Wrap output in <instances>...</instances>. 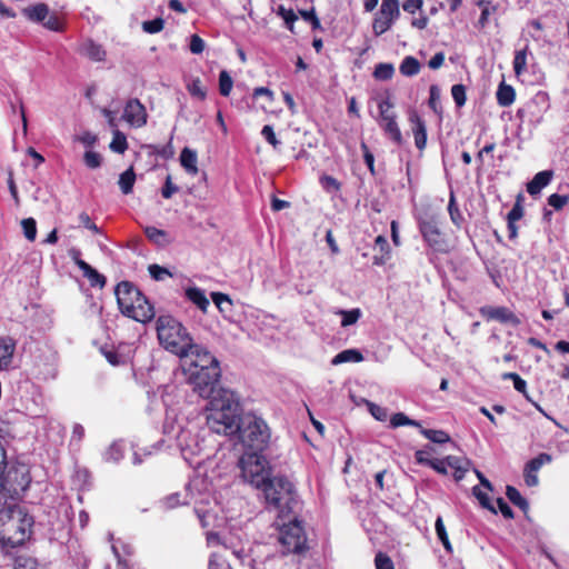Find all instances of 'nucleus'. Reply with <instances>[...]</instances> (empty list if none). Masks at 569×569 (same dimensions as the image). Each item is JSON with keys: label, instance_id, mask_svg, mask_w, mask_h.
Masks as SVG:
<instances>
[{"label": "nucleus", "instance_id": "obj_1", "mask_svg": "<svg viewBox=\"0 0 569 569\" xmlns=\"http://www.w3.org/2000/svg\"><path fill=\"white\" fill-rule=\"evenodd\" d=\"M27 489L18 497H0V541L6 549L17 548L29 539L34 523L33 517L24 507L17 503H7L8 499L16 500L22 497Z\"/></svg>", "mask_w": 569, "mask_h": 569}, {"label": "nucleus", "instance_id": "obj_2", "mask_svg": "<svg viewBox=\"0 0 569 569\" xmlns=\"http://www.w3.org/2000/svg\"><path fill=\"white\" fill-rule=\"evenodd\" d=\"M206 409L207 426L212 432L232 438L239 431L243 415L232 391H220L218 397L208 401Z\"/></svg>", "mask_w": 569, "mask_h": 569}, {"label": "nucleus", "instance_id": "obj_3", "mask_svg": "<svg viewBox=\"0 0 569 569\" xmlns=\"http://www.w3.org/2000/svg\"><path fill=\"white\" fill-rule=\"evenodd\" d=\"M266 509L276 512L277 518L284 519L296 513L299 499L292 482L286 477L270 478L262 487Z\"/></svg>", "mask_w": 569, "mask_h": 569}, {"label": "nucleus", "instance_id": "obj_4", "mask_svg": "<svg viewBox=\"0 0 569 569\" xmlns=\"http://www.w3.org/2000/svg\"><path fill=\"white\" fill-rule=\"evenodd\" d=\"M114 295L121 313L139 322H148L154 317L153 306L146 296L130 281L116 286Z\"/></svg>", "mask_w": 569, "mask_h": 569}, {"label": "nucleus", "instance_id": "obj_5", "mask_svg": "<svg viewBox=\"0 0 569 569\" xmlns=\"http://www.w3.org/2000/svg\"><path fill=\"white\" fill-rule=\"evenodd\" d=\"M160 345L169 352L183 358L193 340L186 327L172 316H160L156 323Z\"/></svg>", "mask_w": 569, "mask_h": 569}, {"label": "nucleus", "instance_id": "obj_6", "mask_svg": "<svg viewBox=\"0 0 569 569\" xmlns=\"http://www.w3.org/2000/svg\"><path fill=\"white\" fill-rule=\"evenodd\" d=\"M248 449V452H262L269 447L271 432L267 422L253 413L242 416L239 431L233 436Z\"/></svg>", "mask_w": 569, "mask_h": 569}, {"label": "nucleus", "instance_id": "obj_7", "mask_svg": "<svg viewBox=\"0 0 569 569\" xmlns=\"http://www.w3.org/2000/svg\"><path fill=\"white\" fill-rule=\"evenodd\" d=\"M274 525L279 529L278 542L282 555H303L308 551L307 536L296 513L284 519L278 518Z\"/></svg>", "mask_w": 569, "mask_h": 569}, {"label": "nucleus", "instance_id": "obj_8", "mask_svg": "<svg viewBox=\"0 0 569 569\" xmlns=\"http://www.w3.org/2000/svg\"><path fill=\"white\" fill-rule=\"evenodd\" d=\"M238 467L243 481L256 488H261L270 479L271 469L261 452H244L238 461Z\"/></svg>", "mask_w": 569, "mask_h": 569}, {"label": "nucleus", "instance_id": "obj_9", "mask_svg": "<svg viewBox=\"0 0 569 569\" xmlns=\"http://www.w3.org/2000/svg\"><path fill=\"white\" fill-rule=\"evenodd\" d=\"M220 377L219 366L207 368L203 371H189V382L192 385L193 391L209 401L224 390L220 387Z\"/></svg>", "mask_w": 569, "mask_h": 569}, {"label": "nucleus", "instance_id": "obj_10", "mask_svg": "<svg viewBox=\"0 0 569 569\" xmlns=\"http://www.w3.org/2000/svg\"><path fill=\"white\" fill-rule=\"evenodd\" d=\"M183 358L189 359V371H203L207 368L219 366L217 358L197 343H192V347H190V350Z\"/></svg>", "mask_w": 569, "mask_h": 569}, {"label": "nucleus", "instance_id": "obj_11", "mask_svg": "<svg viewBox=\"0 0 569 569\" xmlns=\"http://www.w3.org/2000/svg\"><path fill=\"white\" fill-rule=\"evenodd\" d=\"M122 118L131 127L141 128L147 124L148 113L139 99L131 98L124 106Z\"/></svg>", "mask_w": 569, "mask_h": 569}, {"label": "nucleus", "instance_id": "obj_12", "mask_svg": "<svg viewBox=\"0 0 569 569\" xmlns=\"http://www.w3.org/2000/svg\"><path fill=\"white\" fill-rule=\"evenodd\" d=\"M419 228L425 238V240L429 243V246L441 249L443 243L442 233L438 226V220L436 217H426L419 219Z\"/></svg>", "mask_w": 569, "mask_h": 569}, {"label": "nucleus", "instance_id": "obj_13", "mask_svg": "<svg viewBox=\"0 0 569 569\" xmlns=\"http://www.w3.org/2000/svg\"><path fill=\"white\" fill-rule=\"evenodd\" d=\"M480 313L488 321H498L503 325L518 327L521 320L507 307L486 306L480 309Z\"/></svg>", "mask_w": 569, "mask_h": 569}, {"label": "nucleus", "instance_id": "obj_14", "mask_svg": "<svg viewBox=\"0 0 569 569\" xmlns=\"http://www.w3.org/2000/svg\"><path fill=\"white\" fill-rule=\"evenodd\" d=\"M473 471H475L477 478L480 481V486H475L472 488V495L479 501L481 507L490 510L491 512H493L496 515L498 512V510L490 502V499H489V496H488V493L490 491H492V487H491L490 481L478 469L473 468Z\"/></svg>", "mask_w": 569, "mask_h": 569}, {"label": "nucleus", "instance_id": "obj_15", "mask_svg": "<svg viewBox=\"0 0 569 569\" xmlns=\"http://www.w3.org/2000/svg\"><path fill=\"white\" fill-rule=\"evenodd\" d=\"M551 461V456L548 453H540L536 458L527 462L523 471L525 482L528 487L538 485V471L545 465Z\"/></svg>", "mask_w": 569, "mask_h": 569}, {"label": "nucleus", "instance_id": "obj_16", "mask_svg": "<svg viewBox=\"0 0 569 569\" xmlns=\"http://www.w3.org/2000/svg\"><path fill=\"white\" fill-rule=\"evenodd\" d=\"M459 459L448 456L446 459H432L428 467L435 469L437 472L447 475L449 469L453 470L455 480L458 482L462 479V468L458 466Z\"/></svg>", "mask_w": 569, "mask_h": 569}, {"label": "nucleus", "instance_id": "obj_17", "mask_svg": "<svg viewBox=\"0 0 569 569\" xmlns=\"http://www.w3.org/2000/svg\"><path fill=\"white\" fill-rule=\"evenodd\" d=\"M409 121L412 124L415 144L419 150H422L427 143V129L425 121L420 118L416 110H411L409 112Z\"/></svg>", "mask_w": 569, "mask_h": 569}, {"label": "nucleus", "instance_id": "obj_18", "mask_svg": "<svg viewBox=\"0 0 569 569\" xmlns=\"http://www.w3.org/2000/svg\"><path fill=\"white\" fill-rule=\"evenodd\" d=\"M522 200L523 196L519 193L517 196L516 202L512 207V209L509 211L507 216L508 221V237L509 239H516L518 236V228L516 226V222L520 220L523 217V207H522Z\"/></svg>", "mask_w": 569, "mask_h": 569}, {"label": "nucleus", "instance_id": "obj_19", "mask_svg": "<svg viewBox=\"0 0 569 569\" xmlns=\"http://www.w3.org/2000/svg\"><path fill=\"white\" fill-rule=\"evenodd\" d=\"M16 340L9 336L0 337V370L10 367L16 350Z\"/></svg>", "mask_w": 569, "mask_h": 569}, {"label": "nucleus", "instance_id": "obj_20", "mask_svg": "<svg viewBox=\"0 0 569 569\" xmlns=\"http://www.w3.org/2000/svg\"><path fill=\"white\" fill-rule=\"evenodd\" d=\"M553 172L551 170H545L538 172L530 182L527 184V191L531 196H537L541 190L548 186L552 179Z\"/></svg>", "mask_w": 569, "mask_h": 569}, {"label": "nucleus", "instance_id": "obj_21", "mask_svg": "<svg viewBox=\"0 0 569 569\" xmlns=\"http://www.w3.org/2000/svg\"><path fill=\"white\" fill-rule=\"evenodd\" d=\"M22 14L31 22L43 23L49 17V7L43 3H37L22 9Z\"/></svg>", "mask_w": 569, "mask_h": 569}, {"label": "nucleus", "instance_id": "obj_22", "mask_svg": "<svg viewBox=\"0 0 569 569\" xmlns=\"http://www.w3.org/2000/svg\"><path fill=\"white\" fill-rule=\"evenodd\" d=\"M186 298L197 306L202 312H206L210 302L206 297L204 290L198 287H189L186 289Z\"/></svg>", "mask_w": 569, "mask_h": 569}, {"label": "nucleus", "instance_id": "obj_23", "mask_svg": "<svg viewBox=\"0 0 569 569\" xmlns=\"http://www.w3.org/2000/svg\"><path fill=\"white\" fill-rule=\"evenodd\" d=\"M528 56L532 57V53L530 52L528 46H526L523 49L517 50L515 52L512 67H513L515 74L517 77H520L521 74L527 72Z\"/></svg>", "mask_w": 569, "mask_h": 569}, {"label": "nucleus", "instance_id": "obj_24", "mask_svg": "<svg viewBox=\"0 0 569 569\" xmlns=\"http://www.w3.org/2000/svg\"><path fill=\"white\" fill-rule=\"evenodd\" d=\"M197 162V152L187 147L183 148L180 153V163L184 168V170L190 174H196L198 172Z\"/></svg>", "mask_w": 569, "mask_h": 569}, {"label": "nucleus", "instance_id": "obj_25", "mask_svg": "<svg viewBox=\"0 0 569 569\" xmlns=\"http://www.w3.org/2000/svg\"><path fill=\"white\" fill-rule=\"evenodd\" d=\"M82 276L87 278L91 287L103 288L107 283V278L99 273L89 263H82L81 266Z\"/></svg>", "mask_w": 569, "mask_h": 569}, {"label": "nucleus", "instance_id": "obj_26", "mask_svg": "<svg viewBox=\"0 0 569 569\" xmlns=\"http://www.w3.org/2000/svg\"><path fill=\"white\" fill-rule=\"evenodd\" d=\"M172 136L170 137V140L164 146H157V144H143L142 149L147 150L148 154L150 156H159L160 158L167 160L173 157L174 150L172 147Z\"/></svg>", "mask_w": 569, "mask_h": 569}, {"label": "nucleus", "instance_id": "obj_27", "mask_svg": "<svg viewBox=\"0 0 569 569\" xmlns=\"http://www.w3.org/2000/svg\"><path fill=\"white\" fill-rule=\"evenodd\" d=\"M496 97L499 106L509 107L515 101L516 92L511 86L501 82L498 87Z\"/></svg>", "mask_w": 569, "mask_h": 569}, {"label": "nucleus", "instance_id": "obj_28", "mask_svg": "<svg viewBox=\"0 0 569 569\" xmlns=\"http://www.w3.org/2000/svg\"><path fill=\"white\" fill-rule=\"evenodd\" d=\"M379 126L382 128L389 139H391L398 146L402 143V134L396 119H387L385 122H379Z\"/></svg>", "mask_w": 569, "mask_h": 569}, {"label": "nucleus", "instance_id": "obj_29", "mask_svg": "<svg viewBox=\"0 0 569 569\" xmlns=\"http://www.w3.org/2000/svg\"><path fill=\"white\" fill-rule=\"evenodd\" d=\"M363 360L362 353L357 349H346L333 357L331 363L337 366L345 362H360Z\"/></svg>", "mask_w": 569, "mask_h": 569}, {"label": "nucleus", "instance_id": "obj_30", "mask_svg": "<svg viewBox=\"0 0 569 569\" xmlns=\"http://www.w3.org/2000/svg\"><path fill=\"white\" fill-rule=\"evenodd\" d=\"M232 555L240 561L241 565H248L250 569H259L257 560L253 558V549L233 548Z\"/></svg>", "mask_w": 569, "mask_h": 569}, {"label": "nucleus", "instance_id": "obj_31", "mask_svg": "<svg viewBox=\"0 0 569 569\" xmlns=\"http://www.w3.org/2000/svg\"><path fill=\"white\" fill-rule=\"evenodd\" d=\"M134 182H136V173H134L133 168L130 167L120 174L118 184L123 194H129L133 190Z\"/></svg>", "mask_w": 569, "mask_h": 569}, {"label": "nucleus", "instance_id": "obj_32", "mask_svg": "<svg viewBox=\"0 0 569 569\" xmlns=\"http://www.w3.org/2000/svg\"><path fill=\"white\" fill-rule=\"evenodd\" d=\"M82 53L93 61H102L104 60L106 52L102 47L91 40L87 41L82 46Z\"/></svg>", "mask_w": 569, "mask_h": 569}, {"label": "nucleus", "instance_id": "obj_33", "mask_svg": "<svg viewBox=\"0 0 569 569\" xmlns=\"http://www.w3.org/2000/svg\"><path fill=\"white\" fill-rule=\"evenodd\" d=\"M144 234L150 241L160 247H164L170 242L167 232L156 227H146Z\"/></svg>", "mask_w": 569, "mask_h": 569}, {"label": "nucleus", "instance_id": "obj_34", "mask_svg": "<svg viewBox=\"0 0 569 569\" xmlns=\"http://www.w3.org/2000/svg\"><path fill=\"white\" fill-rule=\"evenodd\" d=\"M395 21L396 20L377 12L372 23L373 33L376 36H381L391 28Z\"/></svg>", "mask_w": 569, "mask_h": 569}, {"label": "nucleus", "instance_id": "obj_35", "mask_svg": "<svg viewBox=\"0 0 569 569\" xmlns=\"http://www.w3.org/2000/svg\"><path fill=\"white\" fill-rule=\"evenodd\" d=\"M399 70L403 76L412 77L420 71V63L415 57L408 56L400 63Z\"/></svg>", "mask_w": 569, "mask_h": 569}, {"label": "nucleus", "instance_id": "obj_36", "mask_svg": "<svg viewBox=\"0 0 569 569\" xmlns=\"http://www.w3.org/2000/svg\"><path fill=\"white\" fill-rule=\"evenodd\" d=\"M418 428L420 433L433 443H445L450 440L449 435L442 430L426 429L421 425Z\"/></svg>", "mask_w": 569, "mask_h": 569}, {"label": "nucleus", "instance_id": "obj_37", "mask_svg": "<svg viewBox=\"0 0 569 569\" xmlns=\"http://www.w3.org/2000/svg\"><path fill=\"white\" fill-rule=\"evenodd\" d=\"M109 148L116 153H124L128 149L127 137L119 129L113 130L112 141Z\"/></svg>", "mask_w": 569, "mask_h": 569}, {"label": "nucleus", "instance_id": "obj_38", "mask_svg": "<svg viewBox=\"0 0 569 569\" xmlns=\"http://www.w3.org/2000/svg\"><path fill=\"white\" fill-rule=\"evenodd\" d=\"M506 496L515 506L519 507L522 511L526 512L529 509L528 501L521 496L517 488L512 486H507Z\"/></svg>", "mask_w": 569, "mask_h": 569}, {"label": "nucleus", "instance_id": "obj_39", "mask_svg": "<svg viewBox=\"0 0 569 569\" xmlns=\"http://www.w3.org/2000/svg\"><path fill=\"white\" fill-rule=\"evenodd\" d=\"M211 298L221 313L227 315L231 312L232 301L228 295L221 292H212Z\"/></svg>", "mask_w": 569, "mask_h": 569}, {"label": "nucleus", "instance_id": "obj_40", "mask_svg": "<svg viewBox=\"0 0 569 569\" xmlns=\"http://www.w3.org/2000/svg\"><path fill=\"white\" fill-rule=\"evenodd\" d=\"M104 460L108 462H118L123 458L122 443L120 441L112 442L104 452Z\"/></svg>", "mask_w": 569, "mask_h": 569}, {"label": "nucleus", "instance_id": "obj_41", "mask_svg": "<svg viewBox=\"0 0 569 569\" xmlns=\"http://www.w3.org/2000/svg\"><path fill=\"white\" fill-rule=\"evenodd\" d=\"M401 426H411V427H420V422L407 417L403 412H397L390 418V427L398 428Z\"/></svg>", "mask_w": 569, "mask_h": 569}, {"label": "nucleus", "instance_id": "obj_42", "mask_svg": "<svg viewBox=\"0 0 569 569\" xmlns=\"http://www.w3.org/2000/svg\"><path fill=\"white\" fill-rule=\"evenodd\" d=\"M337 315L342 317L341 326L348 327L355 325L361 317V310L359 308H355L351 310H338Z\"/></svg>", "mask_w": 569, "mask_h": 569}, {"label": "nucleus", "instance_id": "obj_43", "mask_svg": "<svg viewBox=\"0 0 569 569\" xmlns=\"http://www.w3.org/2000/svg\"><path fill=\"white\" fill-rule=\"evenodd\" d=\"M392 108H393V103L390 101L389 98L382 99L378 103L379 116H380L379 122H385V121H387V119H396L397 118L396 113L391 111Z\"/></svg>", "mask_w": 569, "mask_h": 569}, {"label": "nucleus", "instance_id": "obj_44", "mask_svg": "<svg viewBox=\"0 0 569 569\" xmlns=\"http://www.w3.org/2000/svg\"><path fill=\"white\" fill-rule=\"evenodd\" d=\"M276 13L281 17L286 23V27L293 32V23L298 19L297 14L292 9H287L282 4L278 6Z\"/></svg>", "mask_w": 569, "mask_h": 569}, {"label": "nucleus", "instance_id": "obj_45", "mask_svg": "<svg viewBox=\"0 0 569 569\" xmlns=\"http://www.w3.org/2000/svg\"><path fill=\"white\" fill-rule=\"evenodd\" d=\"M477 6L481 9V14L478 20V24L483 28L489 20L490 14L496 10L495 6L490 1L479 0Z\"/></svg>", "mask_w": 569, "mask_h": 569}, {"label": "nucleus", "instance_id": "obj_46", "mask_svg": "<svg viewBox=\"0 0 569 569\" xmlns=\"http://www.w3.org/2000/svg\"><path fill=\"white\" fill-rule=\"evenodd\" d=\"M233 80L230 77L229 72L226 70L220 71L219 73V92L223 97H228L232 90Z\"/></svg>", "mask_w": 569, "mask_h": 569}, {"label": "nucleus", "instance_id": "obj_47", "mask_svg": "<svg viewBox=\"0 0 569 569\" xmlns=\"http://www.w3.org/2000/svg\"><path fill=\"white\" fill-rule=\"evenodd\" d=\"M395 68L391 63H378L373 71V77L377 80H389L392 78Z\"/></svg>", "mask_w": 569, "mask_h": 569}, {"label": "nucleus", "instance_id": "obj_48", "mask_svg": "<svg viewBox=\"0 0 569 569\" xmlns=\"http://www.w3.org/2000/svg\"><path fill=\"white\" fill-rule=\"evenodd\" d=\"M187 89L192 97H196L200 100H204L207 97V91L203 88L202 82L199 78L192 79L187 84Z\"/></svg>", "mask_w": 569, "mask_h": 569}, {"label": "nucleus", "instance_id": "obj_49", "mask_svg": "<svg viewBox=\"0 0 569 569\" xmlns=\"http://www.w3.org/2000/svg\"><path fill=\"white\" fill-rule=\"evenodd\" d=\"M142 30L146 33L154 34L163 30L164 20L162 18H156L153 20H147L142 22Z\"/></svg>", "mask_w": 569, "mask_h": 569}, {"label": "nucleus", "instance_id": "obj_50", "mask_svg": "<svg viewBox=\"0 0 569 569\" xmlns=\"http://www.w3.org/2000/svg\"><path fill=\"white\" fill-rule=\"evenodd\" d=\"M436 532L439 538V540L442 542L445 549L449 552L452 551L451 543L449 541L445 525L442 522V518L438 517L436 520Z\"/></svg>", "mask_w": 569, "mask_h": 569}, {"label": "nucleus", "instance_id": "obj_51", "mask_svg": "<svg viewBox=\"0 0 569 569\" xmlns=\"http://www.w3.org/2000/svg\"><path fill=\"white\" fill-rule=\"evenodd\" d=\"M23 234L29 241H34L37 237V222L33 218L23 219L21 222Z\"/></svg>", "mask_w": 569, "mask_h": 569}, {"label": "nucleus", "instance_id": "obj_52", "mask_svg": "<svg viewBox=\"0 0 569 569\" xmlns=\"http://www.w3.org/2000/svg\"><path fill=\"white\" fill-rule=\"evenodd\" d=\"M367 406H368L369 412L372 415V417L376 420L385 422L388 419L389 413H388L387 408L376 405L373 402H367Z\"/></svg>", "mask_w": 569, "mask_h": 569}, {"label": "nucleus", "instance_id": "obj_53", "mask_svg": "<svg viewBox=\"0 0 569 569\" xmlns=\"http://www.w3.org/2000/svg\"><path fill=\"white\" fill-rule=\"evenodd\" d=\"M433 452V447L430 445H427L425 448L417 450L415 453L416 462L422 466H428L429 462L432 460L430 458V455Z\"/></svg>", "mask_w": 569, "mask_h": 569}, {"label": "nucleus", "instance_id": "obj_54", "mask_svg": "<svg viewBox=\"0 0 569 569\" xmlns=\"http://www.w3.org/2000/svg\"><path fill=\"white\" fill-rule=\"evenodd\" d=\"M148 270L151 278L156 281H162L166 277H172V273L167 268L159 264H150Z\"/></svg>", "mask_w": 569, "mask_h": 569}, {"label": "nucleus", "instance_id": "obj_55", "mask_svg": "<svg viewBox=\"0 0 569 569\" xmlns=\"http://www.w3.org/2000/svg\"><path fill=\"white\" fill-rule=\"evenodd\" d=\"M439 104H440V89L438 86L432 84L430 87L429 106L438 114L441 113V108Z\"/></svg>", "mask_w": 569, "mask_h": 569}, {"label": "nucleus", "instance_id": "obj_56", "mask_svg": "<svg viewBox=\"0 0 569 569\" xmlns=\"http://www.w3.org/2000/svg\"><path fill=\"white\" fill-rule=\"evenodd\" d=\"M448 211H449V214H450V218L452 220V222L457 226L460 224V220H461V214H460V211H459V207L456 202V198H455V194H453V191L451 190L450 192V200H449V204H448Z\"/></svg>", "mask_w": 569, "mask_h": 569}, {"label": "nucleus", "instance_id": "obj_57", "mask_svg": "<svg viewBox=\"0 0 569 569\" xmlns=\"http://www.w3.org/2000/svg\"><path fill=\"white\" fill-rule=\"evenodd\" d=\"M86 166L90 169H97L101 166L102 157L96 151H87L83 157Z\"/></svg>", "mask_w": 569, "mask_h": 569}, {"label": "nucleus", "instance_id": "obj_58", "mask_svg": "<svg viewBox=\"0 0 569 569\" xmlns=\"http://www.w3.org/2000/svg\"><path fill=\"white\" fill-rule=\"evenodd\" d=\"M188 502L189 501L186 500V499L183 501H181L180 500V493H178V492L171 493V495L164 497L161 500V503H162L164 509H172V508H176V507H178L180 505H186Z\"/></svg>", "mask_w": 569, "mask_h": 569}, {"label": "nucleus", "instance_id": "obj_59", "mask_svg": "<svg viewBox=\"0 0 569 569\" xmlns=\"http://www.w3.org/2000/svg\"><path fill=\"white\" fill-rule=\"evenodd\" d=\"M194 513L197 515L202 528H208L211 525L210 520L213 516L209 509H206L202 506H196Z\"/></svg>", "mask_w": 569, "mask_h": 569}, {"label": "nucleus", "instance_id": "obj_60", "mask_svg": "<svg viewBox=\"0 0 569 569\" xmlns=\"http://www.w3.org/2000/svg\"><path fill=\"white\" fill-rule=\"evenodd\" d=\"M378 13L397 20L400 16L399 4L381 3Z\"/></svg>", "mask_w": 569, "mask_h": 569}, {"label": "nucleus", "instance_id": "obj_61", "mask_svg": "<svg viewBox=\"0 0 569 569\" xmlns=\"http://www.w3.org/2000/svg\"><path fill=\"white\" fill-rule=\"evenodd\" d=\"M320 183L322 186V188L327 191V192H336L340 189L341 184L340 182L331 177V176H323L320 178Z\"/></svg>", "mask_w": 569, "mask_h": 569}, {"label": "nucleus", "instance_id": "obj_62", "mask_svg": "<svg viewBox=\"0 0 569 569\" xmlns=\"http://www.w3.org/2000/svg\"><path fill=\"white\" fill-rule=\"evenodd\" d=\"M375 565L377 569H395L392 560L383 552L376 555Z\"/></svg>", "mask_w": 569, "mask_h": 569}, {"label": "nucleus", "instance_id": "obj_63", "mask_svg": "<svg viewBox=\"0 0 569 569\" xmlns=\"http://www.w3.org/2000/svg\"><path fill=\"white\" fill-rule=\"evenodd\" d=\"M569 201L568 196L552 193L548 198V204L555 208L556 210L562 209Z\"/></svg>", "mask_w": 569, "mask_h": 569}, {"label": "nucleus", "instance_id": "obj_64", "mask_svg": "<svg viewBox=\"0 0 569 569\" xmlns=\"http://www.w3.org/2000/svg\"><path fill=\"white\" fill-rule=\"evenodd\" d=\"M208 569H232L230 565L218 557L217 555H211L208 563Z\"/></svg>", "mask_w": 569, "mask_h": 569}]
</instances>
